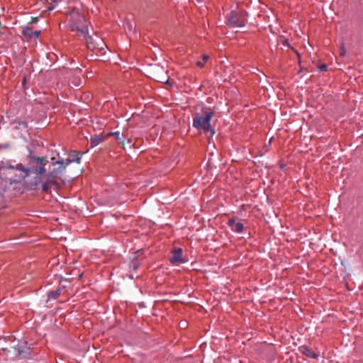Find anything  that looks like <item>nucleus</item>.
<instances>
[{
	"mask_svg": "<svg viewBox=\"0 0 363 363\" xmlns=\"http://www.w3.org/2000/svg\"><path fill=\"white\" fill-rule=\"evenodd\" d=\"M40 34V31H33V38H37Z\"/></svg>",
	"mask_w": 363,
	"mask_h": 363,
	"instance_id": "23",
	"label": "nucleus"
},
{
	"mask_svg": "<svg viewBox=\"0 0 363 363\" xmlns=\"http://www.w3.org/2000/svg\"><path fill=\"white\" fill-rule=\"evenodd\" d=\"M33 21L35 23L37 21V18H33Z\"/></svg>",
	"mask_w": 363,
	"mask_h": 363,
	"instance_id": "27",
	"label": "nucleus"
},
{
	"mask_svg": "<svg viewBox=\"0 0 363 363\" xmlns=\"http://www.w3.org/2000/svg\"><path fill=\"white\" fill-rule=\"evenodd\" d=\"M52 161L53 169L48 173V177L50 179L59 177L62 172L65 169L66 162L65 163L62 160L55 161V157L51 158Z\"/></svg>",
	"mask_w": 363,
	"mask_h": 363,
	"instance_id": "2",
	"label": "nucleus"
},
{
	"mask_svg": "<svg viewBox=\"0 0 363 363\" xmlns=\"http://www.w3.org/2000/svg\"><path fill=\"white\" fill-rule=\"evenodd\" d=\"M103 140H104V138L101 137L100 135H95L92 136L90 139V144H91L90 147L91 148L94 147L97 145L100 144L103 141Z\"/></svg>",
	"mask_w": 363,
	"mask_h": 363,
	"instance_id": "11",
	"label": "nucleus"
},
{
	"mask_svg": "<svg viewBox=\"0 0 363 363\" xmlns=\"http://www.w3.org/2000/svg\"><path fill=\"white\" fill-rule=\"evenodd\" d=\"M86 45L90 50H102L104 48V43L99 38H94L91 36H88L86 38Z\"/></svg>",
	"mask_w": 363,
	"mask_h": 363,
	"instance_id": "5",
	"label": "nucleus"
},
{
	"mask_svg": "<svg viewBox=\"0 0 363 363\" xmlns=\"http://www.w3.org/2000/svg\"><path fill=\"white\" fill-rule=\"evenodd\" d=\"M73 84L74 86H78L82 84V80L80 78H74V79Z\"/></svg>",
	"mask_w": 363,
	"mask_h": 363,
	"instance_id": "21",
	"label": "nucleus"
},
{
	"mask_svg": "<svg viewBox=\"0 0 363 363\" xmlns=\"http://www.w3.org/2000/svg\"><path fill=\"white\" fill-rule=\"evenodd\" d=\"M299 351L306 357L312 359H316L320 356V354L313 351L307 346H302L299 348Z\"/></svg>",
	"mask_w": 363,
	"mask_h": 363,
	"instance_id": "10",
	"label": "nucleus"
},
{
	"mask_svg": "<svg viewBox=\"0 0 363 363\" xmlns=\"http://www.w3.org/2000/svg\"><path fill=\"white\" fill-rule=\"evenodd\" d=\"M346 55V50L343 48H340V55L344 57Z\"/></svg>",
	"mask_w": 363,
	"mask_h": 363,
	"instance_id": "22",
	"label": "nucleus"
},
{
	"mask_svg": "<svg viewBox=\"0 0 363 363\" xmlns=\"http://www.w3.org/2000/svg\"><path fill=\"white\" fill-rule=\"evenodd\" d=\"M60 294V291H51L48 293V297L50 298H56L57 296Z\"/></svg>",
	"mask_w": 363,
	"mask_h": 363,
	"instance_id": "18",
	"label": "nucleus"
},
{
	"mask_svg": "<svg viewBox=\"0 0 363 363\" xmlns=\"http://www.w3.org/2000/svg\"><path fill=\"white\" fill-rule=\"evenodd\" d=\"M284 45H288V43H287V41H286V40H284Z\"/></svg>",
	"mask_w": 363,
	"mask_h": 363,
	"instance_id": "26",
	"label": "nucleus"
},
{
	"mask_svg": "<svg viewBox=\"0 0 363 363\" xmlns=\"http://www.w3.org/2000/svg\"><path fill=\"white\" fill-rule=\"evenodd\" d=\"M209 59V55H203L202 57V61H198L196 62V65L199 67H203L204 66V64L208 61Z\"/></svg>",
	"mask_w": 363,
	"mask_h": 363,
	"instance_id": "16",
	"label": "nucleus"
},
{
	"mask_svg": "<svg viewBox=\"0 0 363 363\" xmlns=\"http://www.w3.org/2000/svg\"><path fill=\"white\" fill-rule=\"evenodd\" d=\"M33 160L40 164H43V162L45 160V157H33Z\"/></svg>",
	"mask_w": 363,
	"mask_h": 363,
	"instance_id": "20",
	"label": "nucleus"
},
{
	"mask_svg": "<svg viewBox=\"0 0 363 363\" xmlns=\"http://www.w3.org/2000/svg\"><path fill=\"white\" fill-rule=\"evenodd\" d=\"M80 26H81V23H79V18H78L77 23H73L70 26V29L72 31H77Z\"/></svg>",
	"mask_w": 363,
	"mask_h": 363,
	"instance_id": "17",
	"label": "nucleus"
},
{
	"mask_svg": "<svg viewBox=\"0 0 363 363\" xmlns=\"http://www.w3.org/2000/svg\"><path fill=\"white\" fill-rule=\"evenodd\" d=\"M16 169L21 172V175L19 176L21 179L27 177L30 172L36 174H43L46 172L45 164H40L38 167L33 169L25 168L21 164H18L16 166Z\"/></svg>",
	"mask_w": 363,
	"mask_h": 363,
	"instance_id": "3",
	"label": "nucleus"
},
{
	"mask_svg": "<svg viewBox=\"0 0 363 363\" xmlns=\"http://www.w3.org/2000/svg\"><path fill=\"white\" fill-rule=\"evenodd\" d=\"M22 33L25 37L33 38V30L28 27L24 28Z\"/></svg>",
	"mask_w": 363,
	"mask_h": 363,
	"instance_id": "15",
	"label": "nucleus"
},
{
	"mask_svg": "<svg viewBox=\"0 0 363 363\" xmlns=\"http://www.w3.org/2000/svg\"><path fill=\"white\" fill-rule=\"evenodd\" d=\"M74 153L76 155V157L73 158V159H67L66 160L67 165H69L70 163L74 162H77V164H79L80 162V160H81V158L79 157L80 153L78 152H74Z\"/></svg>",
	"mask_w": 363,
	"mask_h": 363,
	"instance_id": "14",
	"label": "nucleus"
},
{
	"mask_svg": "<svg viewBox=\"0 0 363 363\" xmlns=\"http://www.w3.org/2000/svg\"><path fill=\"white\" fill-rule=\"evenodd\" d=\"M228 225L230 228L231 230L235 233H241L243 232L244 226L242 223L241 222L236 221L235 218L229 219Z\"/></svg>",
	"mask_w": 363,
	"mask_h": 363,
	"instance_id": "7",
	"label": "nucleus"
},
{
	"mask_svg": "<svg viewBox=\"0 0 363 363\" xmlns=\"http://www.w3.org/2000/svg\"><path fill=\"white\" fill-rule=\"evenodd\" d=\"M51 185H57V183L55 182L52 179L45 182L43 184V190L45 192H48L50 191V188Z\"/></svg>",
	"mask_w": 363,
	"mask_h": 363,
	"instance_id": "13",
	"label": "nucleus"
},
{
	"mask_svg": "<svg viewBox=\"0 0 363 363\" xmlns=\"http://www.w3.org/2000/svg\"><path fill=\"white\" fill-rule=\"evenodd\" d=\"M46 1H48V4H52V6H49L48 8V11L52 10L57 4V1L56 0H46Z\"/></svg>",
	"mask_w": 363,
	"mask_h": 363,
	"instance_id": "19",
	"label": "nucleus"
},
{
	"mask_svg": "<svg viewBox=\"0 0 363 363\" xmlns=\"http://www.w3.org/2000/svg\"><path fill=\"white\" fill-rule=\"evenodd\" d=\"M170 262L173 265L178 266L180 263H182V249L177 248L173 252L172 257L169 258Z\"/></svg>",
	"mask_w": 363,
	"mask_h": 363,
	"instance_id": "8",
	"label": "nucleus"
},
{
	"mask_svg": "<svg viewBox=\"0 0 363 363\" xmlns=\"http://www.w3.org/2000/svg\"><path fill=\"white\" fill-rule=\"evenodd\" d=\"M184 92H187V91L183 88V92H184Z\"/></svg>",
	"mask_w": 363,
	"mask_h": 363,
	"instance_id": "28",
	"label": "nucleus"
},
{
	"mask_svg": "<svg viewBox=\"0 0 363 363\" xmlns=\"http://www.w3.org/2000/svg\"><path fill=\"white\" fill-rule=\"evenodd\" d=\"M152 75L155 80L160 82H167L165 71L163 67H155L152 70Z\"/></svg>",
	"mask_w": 363,
	"mask_h": 363,
	"instance_id": "6",
	"label": "nucleus"
},
{
	"mask_svg": "<svg viewBox=\"0 0 363 363\" xmlns=\"http://www.w3.org/2000/svg\"><path fill=\"white\" fill-rule=\"evenodd\" d=\"M138 265L136 264H134L133 265V267H134V269L136 270L138 269Z\"/></svg>",
	"mask_w": 363,
	"mask_h": 363,
	"instance_id": "25",
	"label": "nucleus"
},
{
	"mask_svg": "<svg viewBox=\"0 0 363 363\" xmlns=\"http://www.w3.org/2000/svg\"><path fill=\"white\" fill-rule=\"evenodd\" d=\"M199 3L201 2V0H196Z\"/></svg>",
	"mask_w": 363,
	"mask_h": 363,
	"instance_id": "29",
	"label": "nucleus"
},
{
	"mask_svg": "<svg viewBox=\"0 0 363 363\" xmlns=\"http://www.w3.org/2000/svg\"><path fill=\"white\" fill-rule=\"evenodd\" d=\"M213 115L212 111L206 112L202 115H196L193 120V126L205 134L209 133L210 136L212 137L215 134V130L211 128L210 124Z\"/></svg>",
	"mask_w": 363,
	"mask_h": 363,
	"instance_id": "1",
	"label": "nucleus"
},
{
	"mask_svg": "<svg viewBox=\"0 0 363 363\" xmlns=\"http://www.w3.org/2000/svg\"><path fill=\"white\" fill-rule=\"evenodd\" d=\"M246 21L245 18L242 15H240L234 11L230 12L228 19V25L234 28L244 27Z\"/></svg>",
	"mask_w": 363,
	"mask_h": 363,
	"instance_id": "4",
	"label": "nucleus"
},
{
	"mask_svg": "<svg viewBox=\"0 0 363 363\" xmlns=\"http://www.w3.org/2000/svg\"><path fill=\"white\" fill-rule=\"evenodd\" d=\"M108 136H113V137H115V138L119 143H121L123 145H124V140H123L124 136H123V135H122V136H121L119 131L109 133H108L106 135L105 138H107Z\"/></svg>",
	"mask_w": 363,
	"mask_h": 363,
	"instance_id": "12",
	"label": "nucleus"
},
{
	"mask_svg": "<svg viewBox=\"0 0 363 363\" xmlns=\"http://www.w3.org/2000/svg\"><path fill=\"white\" fill-rule=\"evenodd\" d=\"M79 23H81V26L78 29L77 32L83 36L85 40H86V38L89 35L88 34V28L86 24L85 19L83 16H79Z\"/></svg>",
	"mask_w": 363,
	"mask_h": 363,
	"instance_id": "9",
	"label": "nucleus"
},
{
	"mask_svg": "<svg viewBox=\"0 0 363 363\" xmlns=\"http://www.w3.org/2000/svg\"><path fill=\"white\" fill-rule=\"evenodd\" d=\"M326 67H327V66L325 65H322L321 66H320V70H325Z\"/></svg>",
	"mask_w": 363,
	"mask_h": 363,
	"instance_id": "24",
	"label": "nucleus"
}]
</instances>
